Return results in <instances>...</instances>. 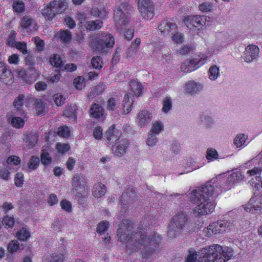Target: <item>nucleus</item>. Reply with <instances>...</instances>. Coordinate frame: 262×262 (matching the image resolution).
<instances>
[{
  "label": "nucleus",
  "mask_w": 262,
  "mask_h": 262,
  "mask_svg": "<svg viewBox=\"0 0 262 262\" xmlns=\"http://www.w3.org/2000/svg\"><path fill=\"white\" fill-rule=\"evenodd\" d=\"M203 88V84L200 82L193 80H190L187 82L184 86L185 92L191 96L195 95L201 92Z\"/></svg>",
  "instance_id": "18"
},
{
  "label": "nucleus",
  "mask_w": 262,
  "mask_h": 262,
  "mask_svg": "<svg viewBox=\"0 0 262 262\" xmlns=\"http://www.w3.org/2000/svg\"><path fill=\"white\" fill-rule=\"evenodd\" d=\"M158 28L162 35L170 36L177 31V25L175 23L164 20L161 21Z\"/></svg>",
  "instance_id": "15"
},
{
  "label": "nucleus",
  "mask_w": 262,
  "mask_h": 262,
  "mask_svg": "<svg viewBox=\"0 0 262 262\" xmlns=\"http://www.w3.org/2000/svg\"><path fill=\"white\" fill-rule=\"evenodd\" d=\"M134 225L130 220H123L117 231L118 241L126 244V250L130 253L140 250L143 257L149 258L160 243L161 237L157 233L147 235L141 230L133 232Z\"/></svg>",
  "instance_id": "1"
},
{
  "label": "nucleus",
  "mask_w": 262,
  "mask_h": 262,
  "mask_svg": "<svg viewBox=\"0 0 262 262\" xmlns=\"http://www.w3.org/2000/svg\"><path fill=\"white\" fill-rule=\"evenodd\" d=\"M106 191L105 186L101 183L96 184L93 187V194L95 198H100Z\"/></svg>",
  "instance_id": "27"
},
{
  "label": "nucleus",
  "mask_w": 262,
  "mask_h": 262,
  "mask_svg": "<svg viewBox=\"0 0 262 262\" xmlns=\"http://www.w3.org/2000/svg\"><path fill=\"white\" fill-rule=\"evenodd\" d=\"M53 99L55 104L59 106L64 104L66 97H64L61 94H56L53 96Z\"/></svg>",
  "instance_id": "58"
},
{
  "label": "nucleus",
  "mask_w": 262,
  "mask_h": 262,
  "mask_svg": "<svg viewBox=\"0 0 262 262\" xmlns=\"http://www.w3.org/2000/svg\"><path fill=\"white\" fill-rule=\"evenodd\" d=\"M90 113L93 118L98 119L103 116L104 109L100 105L93 103L90 108Z\"/></svg>",
  "instance_id": "25"
},
{
  "label": "nucleus",
  "mask_w": 262,
  "mask_h": 262,
  "mask_svg": "<svg viewBox=\"0 0 262 262\" xmlns=\"http://www.w3.org/2000/svg\"><path fill=\"white\" fill-rule=\"evenodd\" d=\"M86 178L81 173H77L72 179V192L76 199L82 198L87 189Z\"/></svg>",
  "instance_id": "7"
},
{
  "label": "nucleus",
  "mask_w": 262,
  "mask_h": 262,
  "mask_svg": "<svg viewBox=\"0 0 262 262\" xmlns=\"http://www.w3.org/2000/svg\"><path fill=\"white\" fill-rule=\"evenodd\" d=\"M21 26L23 28L27 29L30 28V30L35 29V22L33 19L29 16H25L21 20Z\"/></svg>",
  "instance_id": "28"
},
{
  "label": "nucleus",
  "mask_w": 262,
  "mask_h": 262,
  "mask_svg": "<svg viewBox=\"0 0 262 262\" xmlns=\"http://www.w3.org/2000/svg\"><path fill=\"white\" fill-rule=\"evenodd\" d=\"M259 52V49L257 46L250 45L245 48L242 58L245 62L250 63L258 57Z\"/></svg>",
  "instance_id": "11"
},
{
  "label": "nucleus",
  "mask_w": 262,
  "mask_h": 262,
  "mask_svg": "<svg viewBox=\"0 0 262 262\" xmlns=\"http://www.w3.org/2000/svg\"><path fill=\"white\" fill-rule=\"evenodd\" d=\"M17 238L22 241H26L30 237V233L26 228H23L17 233Z\"/></svg>",
  "instance_id": "41"
},
{
  "label": "nucleus",
  "mask_w": 262,
  "mask_h": 262,
  "mask_svg": "<svg viewBox=\"0 0 262 262\" xmlns=\"http://www.w3.org/2000/svg\"><path fill=\"white\" fill-rule=\"evenodd\" d=\"M171 36L172 40L176 43H181L183 41L182 34L178 32L177 30L173 34H171Z\"/></svg>",
  "instance_id": "61"
},
{
  "label": "nucleus",
  "mask_w": 262,
  "mask_h": 262,
  "mask_svg": "<svg viewBox=\"0 0 262 262\" xmlns=\"http://www.w3.org/2000/svg\"><path fill=\"white\" fill-rule=\"evenodd\" d=\"M130 86L135 95L139 96L143 88L141 83L136 80L132 81L130 83Z\"/></svg>",
  "instance_id": "34"
},
{
  "label": "nucleus",
  "mask_w": 262,
  "mask_h": 262,
  "mask_svg": "<svg viewBox=\"0 0 262 262\" xmlns=\"http://www.w3.org/2000/svg\"><path fill=\"white\" fill-rule=\"evenodd\" d=\"M134 95L131 93H127L124 96L123 101V111L125 114L129 113L131 111V106L134 102Z\"/></svg>",
  "instance_id": "26"
},
{
  "label": "nucleus",
  "mask_w": 262,
  "mask_h": 262,
  "mask_svg": "<svg viewBox=\"0 0 262 262\" xmlns=\"http://www.w3.org/2000/svg\"><path fill=\"white\" fill-rule=\"evenodd\" d=\"M92 67L96 69H100L102 67V60L100 56H95L93 57L91 60Z\"/></svg>",
  "instance_id": "47"
},
{
  "label": "nucleus",
  "mask_w": 262,
  "mask_h": 262,
  "mask_svg": "<svg viewBox=\"0 0 262 262\" xmlns=\"http://www.w3.org/2000/svg\"><path fill=\"white\" fill-rule=\"evenodd\" d=\"M172 107V100L170 98L166 97L163 101L162 111L165 113H168Z\"/></svg>",
  "instance_id": "45"
},
{
  "label": "nucleus",
  "mask_w": 262,
  "mask_h": 262,
  "mask_svg": "<svg viewBox=\"0 0 262 262\" xmlns=\"http://www.w3.org/2000/svg\"><path fill=\"white\" fill-rule=\"evenodd\" d=\"M38 138L37 133L34 132H31L25 136L24 141L28 149L32 148L35 145L38 141Z\"/></svg>",
  "instance_id": "21"
},
{
  "label": "nucleus",
  "mask_w": 262,
  "mask_h": 262,
  "mask_svg": "<svg viewBox=\"0 0 262 262\" xmlns=\"http://www.w3.org/2000/svg\"><path fill=\"white\" fill-rule=\"evenodd\" d=\"M188 223V216L184 212H179L171 219L168 227L167 236L176 237L185 228Z\"/></svg>",
  "instance_id": "5"
},
{
  "label": "nucleus",
  "mask_w": 262,
  "mask_h": 262,
  "mask_svg": "<svg viewBox=\"0 0 262 262\" xmlns=\"http://www.w3.org/2000/svg\"><path fill=\"white\" fill-rule=\"evenodd\" d=\"M200 122L205 128H211L214 125V121L209 112L203 113L200 117Z\"/></svg>",
  "instance_id": "20"
},
{
  "label": "nucleus",
  "mask_w": 262,
  "mask_h": 262,
  "mask_svg": "<svg viewBox=\"0 0 262 262\" xmlns=\"http://www.w3.org/2000/svg\"><path fill=\"white\" fill-rule=\"evenodd\" d=\"M247 139V135L244 134H239L237 135L235 137L233 141V143L237 148H239L245 144Z\"/></svg>",
  "instance_id": "33"
},
{
  "label": "nucleus",
  "mask_w": 262,
  "mask_h": 262,
  "mask_svg": "<svg viewBox=\"0 0 262 262\" xmlns=\"http://www.w3.org/2000/svg\"><path fill=\"white\" fill-rule=\"evenodd\" d=\"M51 64L56 68H62L64 63L60 56L58 54H53L50 58Z\"/></svg>",
  "instance_id": "31"
},
{
  "label": "nucleus",
  "mask_w": 262,
  "mask_h": 262,
  "mask_svg": "<svg viewBox=\"0 0 262 262\" xmlns=\"http://www.w3.org/2000/svg\"><path fill=\"white\" fill-rule=\"evenodd\" d=\"M163 129V124L160 122L156 121L152 123V127L149 132L158 135Z\"/></svg>",
  "instance_id": "44"
},
{
  "label": "nucleus",
  "mask_w": 262,
  "mask_h": 262,
  "mask_svg": "<svg viewBox=\"0 0 262 262\" xmlns=\"http://www.w3.org/2000/svg\"><path fill=\"white\" fill-rule=\"evenodd\" d=\"M250 185L253 187L254 194L257 196L262 193V178L260 177H256L255 180L252 179L250 181Z\"/></svg>",
  "instance_id": "24"
},
{
  "label": "nucleus",
  "mask_w": 262,
  "mask_h": 262,
  "mask_svg": "<svg viewBox=\"0 0 262 262\" xmlns=\"http://www.w3.org/2000/svg\"><path fill=\"white\" fill-rule=\"evenodd\" d=\"M219 68L216 66L214 65L209 68V78L211 80H215L220 75Z\"/></svg>",
  "instance_id": "40"
},
{
  "label": "nucleus",
  "mask_w": 262,
  "mask_h": 262,
  "mask_svg": "<svg viewBox=\"0 0 262 262\" xmlns=\"http://www.w3.org/2000/svg\"><path fill=\"white\" fill-rule=\"evenodd\" d=\"M16 37V33L14 31H11L7 39V43L10 47L14 48L15 46H16L17 42L15 40Z\"/></svg>",
  "instance_id": "51"
},
{
  "label": "nucleus",
  "mask_w": 262,
  "mask_h": 262,
  "mask_svg": "<svg viewBox=\"0 0 262 262\" xmlns=\"http://www.w3.org/2000/svg\"><path fill=\"white\" fill-rule=\"evenodd\" d=\"M138 6L143 18L150 19L154 17V4L150 0H138Z\"/></svg>",
  "instance_id": "9"
},
{
  "label": "nucleus",
  "mask_w": 262,
  "mask_h": 262,
  "mask_svg": "<svg viewBox=\"0 0 262 262\" xmlns=\"http://www.w3.org/2000/svg\"><path fill=\"white\" fill-rule=\"evenodd\" d=\"M152 118V114L149 111L144 110L138 113L137 117V122L138 125L142 127L149 123L151 121Z\"/></svg>",
  "instance_id": "19"
},
{
  "label": "nucleus",
  "mask_w": 262,
  "mask_h": 262,
  "mask_svg": "<svg viewBox=\"0 0 262 262\" xmlns=\"http://www.w3.org/2000/svg\"><path fill=\"white\" fill-rule=\"evenodd\" d=\"M53 6H48L46 8L43 9L42 12V14L48 19H52L57 14L55 11H53Z\"/></svg>",
  "instance_id": "37"
},
{
  "label": "nucleus",
  "mask_w": 262,
  "mask_h": 262,
  "mask_svg": "<svg viewBox=\"0 0 262 262\" xmlns=\"http://www.w3.org/2000/svg\"><path fill=\"white\" fill-rule=\"evenodd\" d=\"M252 197L247 205L245 207V210L247 212L254 213L262 212V197Z\"/></svg>",
  "instance_id": "16"
},
{
  "label": "nucleus",
  "mask_w": 262,
  "mask_h": 262,
  "mask_svg": "<svg viewBox=\"0 0 262 262\" xmlns=\"http://www.w3.org/2000/svg\"><path fill=\"white\" fill-rule=\"evenodd\" d=\"M118 105L117 100L115 98H111L107 101L106 108L109 111H114Z\"/></svg>",
  "instance_id": "55"
},
{
  "label": "nucleus",
  "mask_w": 262,
  "mask_h": 262,
  "mask_svg": "<svg viewBox=\"0 0 262 262\" xmlns=\"http://www.w3.org/2000/svg\"><path fill=\"white\" fill-rule=\"evenodd\" d=\"M50 5L53 6V10L57 14L63 12L68 7L65 0H54L50 2Z\"/></svg>",
  "instance_id": "22"
},
{
  "label": "nucleus",
  "mask_w": 262,
  "mask_h": 262,
  "mask_svg": "<svg viewBox=\"0 0 262 262\" xmlns=\"http://www.w3.org/2000/svg\"><path fill=\"white\" fill-rule=\"evenodd\" d=\"M40 160L38 157L33 156L28 163V166L30 170L36 169L39 164Z\"/></svg>",
  "instance_id": "43"
},
{
  "label": "nucleus",
  "mask_w": 262,
  "mask_h": 262,
  "mask_svg": "<svg viewBox=\"0 0 262 262\" xmlns=\"http://www.w3.org/2000/svg\"><path fill=\"white\" fill-rule=\"evenodd\" d=\"M205 61V58L191 59L182 63L181 69L184 73L190 72L202 66Z\"/></svg>",
  "instance_id": "14"
},
{
  "label": "nucleus",
  "mask_w": 262,
  "mask_h": 262,
  "mask_svg": "<svg viewBox=\"0 0 262 262\" xmlns=\"http://www.w3.org/2000/svg\"><path fill=\"white\" fill-rule=\"evenodd\" d=\"M24 54H26L28 52L27 49V44L25 42H17L14 47Z\"/></svg>",
  "instance_id": "64"
},
{
  "label": "nucleus",
  "mask_w": 262,
  "mask_h": 262,
  "mask_svg": "<svg viewBox=\"0 0 262 262\" xmlns=\"http://www.w3.org/2000/svg\"><path fill=\"white\" fill-rule=\"evenodd\" d=\"M136 198V195L135 190L130 188L126 189L121 195L120 200L122 208L126 209L127 205L133 204Z\"/></svg>",
  "instance_id": "17"
},
{
  "label": "nucleus",
  "mask_w": 262,
  "mask_h": 262,
  "mask_svg": "<svg viewBox=\"0 0 262 262\" xmlns=\"http://www.w3.org/2000/svg\"><path fill=\"white\" fill-rule=\"evenodd\" d=\"M56 148L59 152L64 154L70 149V147L68 144L57 143Z\"/></svg>",
  "instance_id": "54"
},
{
  "label": "nucleus",
  "mask_w": 262,
  "mask_h": 262,
  "mask_svg": "<svg viewBox=\"0 0 262 262\" xmlns=\"http://www.w3.org/2000/svg\"><path fill=\"white\" fill-rule=\"evenodd\" d=\"M77 106L76 105L71 106L64 111L63 115L70 120L75 122L76 120V111Z\"/></svg>",
  "instance_id": "29"
},
{
  "label": "nucleus",
  "mask_w": 262,
  "mask_h": 262,
  "mask_svg": "<svg viewBox=\"0 0 262 262\" xmlns=\"http://www.w3.org/2000/svg\"><path fill=\"white\" fill-rule=\"evenodd\" d=\"M91 14L93 16L99 17L101 18H104L106 17L107 12L104 9L93 8L91 11Z\"/></svg>",
  "instance_id": "39"
},
{
  "label": "nucleus",
  "mask_w": 262,
  "mask_h": 262,
  "mask_svg": "<svg viewBox=\"0 0 262 262\" xmlns=\"http://www.w3.org/2000/svg\"><path fill=\"white\" fill-rule=\"evenodd\" d=\"M64 259L63 254L53 253L48 258L50 262H62Z\"/></svg>",
  "instance_id": "48"
},
{
  "label": "nucleus",
  "mask_w": 262,
  "mask_h": 262,
  "mask_svg": "<svg viewBox=\"0 0 262 262\" xmlns=\"http://www.w3.org/2000/svg\"><path fill=\"white\" fill-rule=\"evenodd\" d=\"M233 227V224L228 221H220L210 224L205 232H207V236H211L212 234L228 231L232 229Z\"/></svg>",
  "instance_id": "8"
},
{
  "label": "nucleus",
  "mask_w": 262,
  "mask_h": 262,
  "mask_svg": "<svg viewBox=\"0 0 262 262\" xmlns=\"http://www.w3.org/2000/svg\"><path fill=\"white\" fill-rule=\"evenodd\" d=\"M10 75L11 71L7 69L6 64L0 62V80L4 81L5 79Z\"/></svg>",
  "instance_id": "36"
},
{
  "label": "nucleus",
  "mask_w": 262,
  "mask_h": 262,
  "mask_svg": "<svg viewBox=\"0 0 262 262\" xmlns=\"http://www.w3.org/2000/svg\"><path fill=\"white\" fill-rule=\"evenodd\" d=\"M74 83L77 89L82 90L85 86V79L81 76L77 77L74 79Z\"/></svg>",
  "instance_id": "49"
},
{
  "label": "nucleus",
  "mask_w": 262,
  "mask_h": 262,
  "mask_svg": "<svg viewBox=\"0 0 262 262\" xmlns=\"http://www.w3.org/2000/svg\"><path fill=\"white\" fill-rule=\"evenodd\" d=\"M58 134L62 137H68L70 136V129L68 126H61L58 129Z\"/></svg>",
  "instance_id": "60"
},
{
  "label": "nucleus",
  "mask_w": 262,
  "mask_h": 262,
  "mask_svg": "<svg viewBox=\"0 0 262 262\" xmlns=\"http://www.w3.org/2000/svg\"><path fill=\"white\" fill-rule=\"evenodd\" d=\"M156 136L157 135L151 133L150 132L148 133V137L146 140V143L148 146H154L156 145L158 141Z\"/></svg>",
  "instance_id": "50"
},
{
  "label": "nucleus",
  "mask_w": 262,
  "mask_h": 262,
  "mask_svg": "<svg viewBox=\"0 0 262 262\" xmlns=\"http://www.w3.org/2000/svg\"><path fill=\"white\" fill-rule=\"evenodd\" d=\"M26 117V114H25V116L21 117L20 116H14L12 118L11 120V124L14 127L16 128H21L23 127L24 125L25 120V118Z\"/></svg>",
  "instance_id": "32"
},
{
  "label": "nucleus",
  "mask_w": 262,
  "mask_h": 262,
  "mask_svg": "<svg viewBox=\"0 0 262 262\" xmlns=\"http://www.w3.org/2000/svg\"><path fill=\"white\" fill-rule=\"evenodd\" d=\"M213 8L212 4L209 2H204L199 6V9L203 12H207L210 11Z\"/></svg>",
  "instance_id": "59"
},
{
  "label": "nucleus",
  "mask_w": 262,
  "mask_h": 262,
  "mask_svg": "<svg viewBox=\"0 0 262 262\" xmlns=\"http://www.w3.org/2000/svg\"><path fill=\"white\" fill-rule=\"evenodd\" d=\"M15 184L17 187H21L24 182V174L21 172L16 173L14 178Z\"/></svg>",
  "instance_id": "62"
},
{
  "label": "nucleus",
  "mask_w": 262,
  "mask_h": 262,
  "mask_svg": "<svg viewBox=\"0 0 262 262\" xmlns=\"http://www.w3.org/2000/svg\"><path fill=\"white\" fill-rule=\"evenodd\" d=\"M1 224L5 226L6 228H12L14 224V219L12 216L6 215L3 220Z\"/></svg>",
  "instance_id": "46"
},
{
  "label": "nucleus",
  "mask_w": 262,
  "mask_h": 262,
  "mask_svg": "<svg viewBox=\"0 0 262 262\" xmlns=\"http://www.w3.org/2000/svg\"><path fill=\"white\" fill-rule=\"evenodd\" d=\"M40 161L45 166L49 165L52 162V158L49 152L42 150L40 156Z\"/></svg>",
  "instance_id": "42"
},
{
  "label": "nucleus",
  "mask_w": 262,
  "mask_h": 262,
  "mask_svg": "<svg viewBox=\"0 0 262 262\" xmlns=\"http://www.w3.org/2000/svg\"><path fill=\"white\" fill-rule=\"evenodd\" d=\"M205 18L204 16L199 15H189L187 16L184 19V23L185 25L190 30H199V27L203 26V23H204L203 19Z\"/></svg>",
  "instance_id": "12"
},
{
  "label": "nucleus",
  "mask_w": 262,
  "mask_h": 262,
  "mask_svg": "<svg viewBox=\"0 0 262 262\" xmlns=\"http://www.w3.org/2000/svg\"><path fill=\"white\" fill-rule=\"evenodd\" d=\"M114 43V38L112 35L102 32L94 37L91 42V46L96 51L103 53L108 49L112 48Z\"/></svg>",
  "instance_id": "6"
},
{
  "label": "nucleus",
  "mask_w": 262,
  "mask_h": 262,
  "mask_svg": "<svg viewBox=\"0 0 262 262\" xmlns=\"http://www.w3.org/2000/svg\"><path fill=\"white\" fill-rule=\"evenodd\" d=\"M106 85L103 83H100L95 86L92 89V92L93 95H99L105 89Z\"/></svg>",
  "instance_id": "53"
},
{
  "label": "nucleus",
  "mask_w": 262,
  "mask_h": 262,
  "mask_svg": "<svg viewBox=\"0 0 262 262\" xmlns=\"http://www.w3.org/2000/svg\"><path fill=\"white\" fill-rule=\"evenodd\" d=\"M13 9L15 12H22L25 9V4L22 1H16L13 3Z\"/></svg>",
  "instance_id": "52"
},
{
  "label": "nucleus",
  "mask_w": 262,
  "mask_h": 262,
  "mask_svg": "<svg viewBox=\"0 0 262 262\" xmlns=\"http://www.w3.org/2000/svg\"><path fill=\"white\" fill-rule=\"evenodd\" d=\"M103 25V22L101 20H96L87 22L86 28L90 31L100 29Z\"/></svg>",
  "instance_id": "35"
},
{
  "label": "nucleus",
  "mask_w": 262,
  "mask_h": 262,
  "mask_svg": "<svg viewBox=\"0 0 262 262\" xmlns=\"http://www.w3.org/2000/svg\"><path fill=\"white\" fill-rule=\"evenodd\" d=\"M57 37L59 38L63 42H69L72 39L71 32L68 30H61L56 34Z\"/></svg>",
  "instance_id": "30"
},
{
  "label": "nucleus",
  "mask_w": 262,
  "mask_h": 262,
  "mask_svg": "<svg viewBox=\"0 0 262 262\" xmlns=\"http://www.w3.org/2000/svg\"><path fill=\"white\" fill-rule=\"evenodd\" d=\"M226 179L225 173L219 174L189 193V201L196 205L195 212L199 215H205L213 211L214 199L225 191L223 190L225 183L221 186V183Z\"/></svg>",
  "instance_id": "2"
},
{
  "label": "nucleus",
  "mask_w": 262,
  "mask_h": 262,
  "mask_svg": "<svg viewBox=\"0 0 262 262\" xmlns=\"http://www.w3.org/2000/svg\"><path fill=\"white\" fill-rule=\"evenodd\" d=\"M25 99V96L23 94L19 95L16 98L13 102V105L15 108L16 110V113H15L16 115L25 116V112L23 111L22 107L24 103V101Z\"/></svg>",
  "instance_id": "23"
},
{
  "label": "nucleus",
  "mask_w": 262,
  "mask_h": 262,
  "mask_svg": "<svg viewBox=\"0 0 262 262\" xmlns=\"http://www.w3.org/2000/svg\"><path fill=\"white\" fill-rule=\"evenodd\" d=\"M120 4L114 10V18L117 29L126 26L128 21L129 15L133 12L134 8L129 4V0H118Z\"/></svg>",
  "instance_id": "4"
},
{
  "label": "nucleus",
  "mask_w": 262,
  "mask_h": 262,
  "mask_svg": "<svg viewBox=\"0 0 262 262\" xmlns=\"http://www.w3.org/2000/svg\"><path fill=\"white\" fill-rule=\"evenodd\" d=\"M109 223L107 221H103L100 223L97 227V232L98 233L102 234L108 228Z\"/></svg>",
  "instance_id": "56"
},
{
  "label": "nucleus",
  "mask_w": 262,
  "mask_h": 262,
  "mask_svg": "<svg viewBox=\"0 0 262 262\" xmlns=\"http://www.w3.org/2000/svg\"><path fill=\"white\" fill-rule=\"evenodd\" d=\"M119 132L115 129V127L112 126L110 127L105 133V137L108 140L113 141L117 139V135Z\"/></svg>",
  "instance_id": "38"
},
{
  "label": "nucleus",
  "mask_w": 262,
  "mask_h": 262,
  "mask_svg": "<svg viewBox=\"0 0 262 262\" xmlns=\"http://www.w3.org/2000/svg\"><path fill=\"white\" fill-rule=\"evenodd\" d=\"M19 248V243L17 241H11L8 246V249L10 253L16 252Z\"/></svg>",
  "instance_id": "63"
},
{
  "label": "nucleus",
  "mask_w": 262,
  "mask_h": 262,
  "mask_svg": "<svg viewBox=\"0 0 262 262\" xmlns=\"http://www.w3.org/2000/svg\"><path fill=\"white\" fill-rule=\"evenodd\" d=\"M115 142V144L113 145L112 148L114 154L117 156L121 157L126 154L129 145V140L119 137Z\"/></svg>",
  "instance_id": "10"
},
{
  "label": "nucleus",
  "mask_w": 262,
  "mask_h": 262,
  "mask_svg": "<svg viewBox=\"0 0 262 262\" xmlns=\"http://www.w3.org/2000/svg\"><path fill=\"white\" fill-rule=\"evenodd\" d=\"M200 257L194 251H190L186 262H226L233 255L232 250L227 247L215 244L203 248Z\"/></svg>",
  "instance_id": "3"
},
{
  "label": "nucleus",
  "mask_w": 262,
  "mask_h": 262,
  "mask_svg": "<svg viewBox=\"0 0 262 262\" xmlns=\"http://www.w3.org/2000/svg\"><path fill=\"white\" fill-rule=\"evenodd\" d=\"M243 178L244 176L241 171H235L232 172L226 180L223 190L227 191L230 189L234 184L240 182Z\"/></svg>",
  "instance_id": "13"
},
{
  "label": "nucleus",
  "mask_w": 262,
  "mask_h": 262,
  "mask_svg": "<svg viewBox=\"0 0 262 262\" xmlns=\"http://www.w3.org/2000/svg\"><path fill=\"white\" fill-rule=\"evenodd\" d=\"M218 154L216 150L212 148H208L207 151L206 158L208 160H213L217 158Z\"/></svg>",
  "instance_id": "57"
}]
</instances>
